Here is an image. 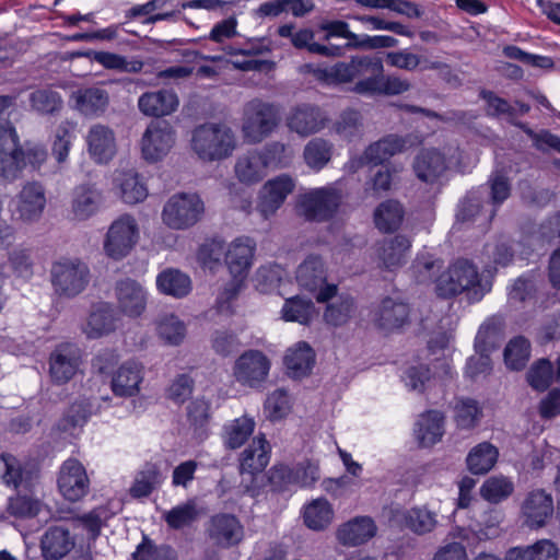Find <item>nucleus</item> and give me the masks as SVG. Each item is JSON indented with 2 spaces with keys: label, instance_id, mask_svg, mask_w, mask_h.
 <instances>
[{
  "label": "nucleus",
  "instance_id": "obj_1",
  "mask_svg": "<svg viewBox=\"0 0 560 560\" xmlns=\"http://www.w3.org/2000/svg\"><path fill=\"white\" fill-rule=\"evenodd\" d=\"M191 149L203 162L221 161L229 158L235 147V136L224 124L207 122L192 130Z\"/></svg>",
  "mask_w": 560,
  "mask_h": 560
},
{
  "label": "nucleus",
  "instance_id": "obj_2",
  "mask_svg": "<svg viewBox=\"0 0 560 560\" xmlns=\"http://www.w3.org/2000/svg\"><path fill=\"white\" fill-rule=\"evenodd\" d=\"M280 110L269 102L254 98L243 108L242 132L248 143H259L279 126Z\"/></svg>",
  "mask_w": 560,
  "mask_h": 560
},
{
  "label": "nucleus",
  "instance_id": "obj_3",
  "mask_svg": "<svg viewBox=\"0 0 560 560\" xmlns=\"http://www.w3.org/2000/svg\"><path fill=\"white\" fill-rule=\"evenodd\" d=\"M50 281L56 295L72 299L88 287L90 269L78 258H61L51 265Z\"/></svg>",
  "mask_w": 560,
  "mask_h": 560
},
{
  "label": "nucleus",
  "instance_id": "obj_4",
  "mask_svg": "<svg viewBox=\"0 0 560 560\" xmlns=\"http://www.w3.org/2000/svg\"><path fill=\"white\" fill-rule=\"evenodd\" d=\"M306 68L317 81L327 85H337L352 82L355 78L368 74L370 69L380 72L383 70V63L377 58L357 56L348 62L340 61L330 67L307 65Z\"/></svg>",
  "mask_w": 560,
  "mask_h": 560
},
{
  "label": "nucleus",
  "instance_id": "obj_5",
  "mask_svg": "<svg viewBox=\"0 0 560 560\" xmlns=\"http://www.w3.org/2000/svg\"><path fill=\"white\" fill-rule=\"evenodd\" d=\"M203 212V201L197 194L179 192L173 195L164 205L162 220L173 230H186L194 226Z\"/></svg>",
  "mask_w": 560,
  "mask_h": 560
},
{
  "label": "nucleus",
  "instance_id": "obj_6",
  "mask_svg": "<svg viewBox=\"0 0 560 560\" xmlns=\"http://www.w3.org/2000/svg\"><path fill=\"white\" fill-rule=\"evenodd\" d=\"M138 237L139 229L135 218L129 214L120 215L109 225L103 249L109 258L120 260L131 252Z\"/></svg>",
  "mask_w": 560,
  "mask_h": 560
},
{
  "label": "nucleus",
  "instance_id": "obj_7",
  "mask_svg": "<svg viewBox=\"0 0 560 560\" xmlns=\"http://www.w3.org/2000/svg\"><path fill=\"white\" fill-rule=\"evenodd\" d=\"M25 166L16 129L11 122L0 124V180H15Z\"/></svg>",
  "mask_w": 560,
  "mask_h": 560
},
{
  "label": "nucleus",
  "instance_id": "obj_8",
  "mask_svg": "<svg viewBox=\"0 0 560 560\" xmlns=\"http://www.w3.org/2000/svg\"><path fill=\"white\" fill-rule=\"evenodd\" d=\"M341 202L340 191L331 186L311 189L302 195L300 208L310 221H326L334 217Z\"/></svg>",
  "mask_w": 560,
  "mask_h": 560
},
{
  "label": "nucleus",
  "instance_id": "obj_9",
  "mask_svg": "<svg viewBox=\"0 0 560 560\" xmlns=\"http://www.w3.org/2000/svg\"><path fill=\"white\" fill-rule=\"evenodd\" d=\"M270 445L262 436H257L242 452L240 459V472L242 475V486L245 492L255 494L256 476L259 475L269 463Z\"/></svg>",
  "mask_w": 560,
  "mask_h": 560
},
{
  "label": "nucleus",
  "instance_id": "obj_10",
  "mask_svg": "<svg viewBox=\"0 0 560 560\" xmlns=\"http://www.w3.org/2000/svg\"><path fill=\"white\" fill-rule=\"evenodd\" d=\"M82 363V350L77 343L61 342L49 355V375L52 383L62 385L78 373Z\"/></svg>",
  "mask_w": 560,
  "mask_h": 560
},
{
  "label": "nucleus",
  "instance_id": "obj_11",
  "mask_svg": "<svg viewBox=\"0 0 560 560\" xmlns=\"http://www.w3.org/2000/svg\"><path fill=\"white\" fill-rule=\"evenodd\" d=\"M298 283L307 291L317 292L316 300L326 302L337 291L336 285L326 283V270L320 257L308 256L296 270Z\"/></svg>",
  "mask_w": 560,
  "mask_h": 560
},
{
  "label": "nucleus",
  "instance_id": "obj_12",
  "mask_svg": "<svg viewBox=\"0 0 560 560\" xmlns=\"http://www.w3.org/2000/svg\"><path fill=\"white\" fill-rule=\"evenodd\" d=\"M103 205V191L95 184H80L71 190L68 214L73 221H86L97 214Z\"/></svg>",
  "mask_w": 560,
  "mask_h": 560
},
{
  "label": "nucleus",
  "instance_id": "obj_13",
  "mask_svg": "<svg viewBox=\"0 0 560 560\" xmlns=\"http://www.w3.org/2000/svg\"><path fill=\"white\" fill-rule=\"evenodd\" d=\"M175 143V131L165 120L152 121L141 139L142 155L155 162L164 158Z\"/></svg>",
  "mask_w": 560,
  "mask_h": 560
},
{
  "label": "nucleus",
  "instance_id": "obj_14",
  "mask_svg": "<svg viewBox=\"0 0 560 560\" xmlns=\"http://www.w3.org/2000/svg\"><path fill=\"white\" fill-rule=\"evenodd\" d=\"M270 370L269 359L259 350H247L238 357L233 368L235 380L256 388L266 381Z\"/></svg>",
  "mask_w": 560,
  "mask_h": 560
},
{
  "label": "nucleus",
  "instance_id": "obj_15",
  "mask_svg": "<svg viewBox=\"0 0 560 560\" xmlns=\"http://www.w3.org/2000/svg\"><path fill=\"white\" fill-rule=\"evenodd\" d=\"M58 489L71 502L84 498L90 489V480L84 466L74 458L67 459L60 467Z\"/></svg>",
  "mask_w": 560,
  "mask_h": 560
},
{
  "label": "nucleus",
  "instance_id": "obj_16",
  "mask_svg": "<svg viewBox=\"0 0 560 560\" xmlns=\"http://www.w3.org/2000/svg\"><path fill=\"white\" fill-rule=\"evenodd\" d=\"M327 117L315 105L301 104L293 107L285 117V126L302 138L315 135L326 126Z\"/></svg>",
  "mask_w": 560,
  "mask_h": 560
},
{
  "label": "nucleus",
  "instance_id": "obj_17",
  "mask_svg": "<svg viewBox=\"0 0 560 560\" xmlns=\"http://www.w3.org/2000/svg\"><path fill=\"white\" fill-rule=\"evenodd\" d=\"M117 307L124 315L136 318L145 311L148 293L143 285L130 278L119 280L115 284Z\"/></svg>",
  "mask_w": 560,
  "mask_h": 560
},
{
  "label": "nucleus",
  "instance_id": "obj_18",
  "mask_svg": "<svg viewBox=\"0 0 560 560\" xmlns=\"http://www.w3.org/2000/svg\"><path fill=\"white\" fill-rule=\"evenodd\" d=\"M295 182L288 174L267 180L259 196L258 210L265 219L272 215L294 190Z\"/></svg>",
  "mask_w": 560,
  "mask_h": 560
},
{
  "label": "nucleus",
  "instance_id": "obj_19",
  "mask_svg": "<svg viewBox=\"0 0 560 560\" xmlns=\"http://www.w3.org/2000/svg\"><path fill=\"white\" fill-rule=\"evenodd\" d=\"M85 142L90 158L97 164H107L117 152L114 130L100 122L89 128Z\"/></svg>",
  "mask_w": 560,
  "mask_h": 560
},
{
  "label": "nucleus",
  "instance_id": "obj_20",
  "mask_svg": "<svg viewBox=\"0 0 560 560\" xmlns=\"http://www.w3.org/2000/svg\"><path fill=\"white\" fill-rule=\"evenodd\" d=\"M75 536L63 525L49 526L40 538V552L44 560H61L75 547Z\"/></svg>",
  "mask_w": 560,
  "mask_h": 560
},
{
  "label": "nucleus",
  "instance_id": "obj_21",
  "mask_svg": "<svg viewBox=\"0 0 560 560\" xmlns=\"http://www.w3.org/2000/svg\"><path fill=\"white\" fill-rule=\"evenodd\" d=\"M411 136L387 135L371 143L359 159V165L372 164L380 165L389 160L395 154L401 153L408 147H411Z\"/></svg>",
  "mask_w": 560,
  "mask_h": 560
},
{
  "label": "nucleus",
  "instance_id": "obj_22",
  "mask_svg": "<svg viewBox=\"0 0 560 560\" xmlns=\"http://www.w3.org/2000/svg\"><path fill=\"white\" fill-rule=\"evenodd\" d=\"M70 100L73 107L88 118L103 116L109 105V94L101 86H89L72 92Z\"/></svg>",
  "mask_w": 560,
  "mask_h": 560
},
{
  "label": "nucleus",
  "instance_id": "obj_23",
  "mask_svg": "<svg viewBox=\"0 0 560 560\" xmlns=\"http://www.w3.org/2000/svg\"><path fill=\"white\" fill-rule=\"evenodd\" d=\"M410 308L399 299H383L373 313L374 324L383 330L392 331L401 328L409 322Z\"/></svg>",
  "mask_w": 560,
  "mask_h": 560
},
{
  "label": "nucleus",
  "instance_id": "obj_24",
  "mask_svg": "<svg viewBox=\"0 0 560 560\" xmlns=\"http://www.w3.org/2000/svg\"><path fill=\"white\" fill-rule=\"evenodd\" d=\"M453 275L464 287V293L469 302H479L491 289L489 282H483L477 267L467 259L453 262Z\"/></svg>",
  "mask_w": 560,
  "mask_h": 560
},
{
  "label": "nucleus",
  "instance_id": "obj_25",
  "mask_svg": "<svg viewBox=\"0 0 560 560\" xmlns=\"http://www.w3.org/2000/svg\"><path fill=\"white\" fill-rule=\"evenodd\" d=\"M553 513V501L544 490H534L527 494L522 504V514L525 524L530 528L545 526Z\"/></svg>",
  "mask_w": 560,
  "mask_h": 560
},
{
  "label": "nucleus",
  "instance_id": "obj_26",
  "mask_svg": "<svg viewBox=\"0 0 560 560\" xmlns=\"http://www.w3.org/2000/svg\"><path fill=\"white\" fill-rule=\"evenodd\" d=\"M178 104L177 94L168 89L145 92L138 100L139 110L149 117L171 115L177 109Z\"/></svg>",
  "mask_w": 560,
  "mask_h": 560
},
{
  "label": "nucleus",
  "instance_id": "obj_27",
  "mask_svg": "<svg viewBox=\"0 0 560 560\" xmlns=\"http://www.w3.org/2000/svg\"><path fill=\"white\" fill-rule=\"evenodd\" d=\"M46 206L45 189L37 182L26 183L18 195L16 212L23 221L40 218Z\"/></svg>",
  "mask_w": 560,
  "mask_h": 560
},
{
  "label": "nucleus",
  "instance_id": "obj_28",
  "mask_svg": "<svg viewBox=\"0 0 560 560\" xmlns=\"http://www.w3.org/2000/svg\"><path fill=\"white\" fill-rule=\"evenodd\" d=\"M255 248L256 243L247 236L237 237L230 244L225 252V264L234 278L246 277Z\"/></svg>",
  "mask_w": 560,
  "mask_h": 560
},
{
  "label": "nucleus",
  "instance_id": "obj_29",
  "mask_svg": "<svg viewBox=\"0 0 560 560\" xmlns=\"http://www.w3.org/2000/svg\"><path fill=\"white\" fill-rule=\"evenodd\" d=\"M209 536L218 545L229 548L237 545L243 539V526L231 514H218L210 521Z\"/></svg>",
  "mask_w": 560,
  "mask_h": 560
},
{
  "label": "nucleus",
  "instance_id": "obj_30",
  "mask_svg": "<svg viewBox=\"0 0 560 560\" xmlns=\"http://www.w3.org/2000/svg\"><path fill=\"white\" fill-rule=\"evenodd\" d=\"M119 318L108 303H100L91 311L86 324L83 326V332L89 339H97L109 335L117 328Z\"/></svg>",
  "mask_w": 560,
  "mask_h": 560
},
{
  "label": "nucleus",
  "instance_id": "obj_31",
  "mask_svg": "<svg viewBox=\"0 0 560 560\" xmlns=\"http://www.w3.org/2000/svg\"><path fill=\"white\" fill-rule=\"evenodd\" d=\"M412 167L421 182L434 184L445 173L447 165L441 152L435 149H424L415 158Z\"/></svg>",
  "mask_w": 560,
  "mask_h": 560
},
{
  "label": "nucleus",
  "instance_id": "obj_32",
  "mask_svg": "<svg viewBox=\"0 0 560 560\" xmlns=\"http://www.w3.org/2000/svg\"><path fill=\"white\" fill-rule=\"evenodd\" d=\"M267 167L260 156L258 149L249 150L240 155L234 165V173L240 183L255 185L261 182L267 175Z\"/></svg>",
  "mask_w": 560,
  "mask_h": 560
},
{
  "label": "nucleus",
  "instance_id": "obj_33",
  "mask_svg": "<svg viewBox=\"0 0 560 560\" xmlns=\"http://www.w3.org/2000/svg\"><path fill=\"white\" fill-rule=\"evenodd\" d=\"M142 381V365L136 361H127L114 373L112 389L115 395L131 397L139 392Z\"/></svg>",
  "mask_w": 560,
  "mask_h": 560
},
{
  "label": "nucleus",
  "instance_id": "obj_34",
  "mask_svg": "<svg viewBox=\"0 0 560 560\" xmlns=\"http://www.w3.org/2000/svg\"><path fill=\"white\" fill-rule=\"evenodd\" d=\"M415 436L422 447L438 443L444 434V416L436 410H430L420 416L415 425Z\"/></svg>",
  "mask_w": 560,
  "mask_h": 560
},
{
  "label": "nucleus",
  "instance_id": "obj_35",
  "mask_svg": "<svg viewBox=\"0 0 560 560\" xmlns=\"http://www.w3.org/2000/svg\"><path fill=\"white\" fill-rule=\"evenodd\" d=\"M410 248V238L398 234L378 244L377 256L385 268L393 269L406 262Z\"/></svg>",
  "mask_w": 560,
  "mask_h": 560
},
{
  "label": "nucleus",
  "instance_id": "obj_36",
  "mask_svg": "<svg viewBox=\"0 0 560 560\" xmlns=\"http://www.w3.org/2000/svg\"><path fill=\"white\" fill-rule=\"evenodd\" d=\"M376 534L372 518L362 516L341 525L337 532L338 540L345 546H359Z\"/></svg>",
  "mask_w": 560,
  "mask_h": 560
},
{
  "label": "nucleus",
  "instance_id": "obj_37",
  "mask_svg": "<svg viewBox=\"0 0 560 560\" xmlns=\"http://www.w3.org/2000/svg\"><path fill=\"white\" fill-rule=\"evenodd\" d=\"M315 363V353L311 346L305 341L298 342L294 347L288 349L284 357V364L289 375L300 378L308 375Z\"/></svg>",
  "mask_w": 560,
  "mask_h": 560
},
{
  "label": "nucleus",
  "instance_id": "obj_38",
  "mask_svg": "<svg viewBox=\"0 0 560 560\" xmlns=\"http://www.w3.org/2000/svg\"><path fill=\"white\" fill-rule=\"evenodd\" d=\"M156 287L163 294L180 299L191 291V280L180 270L168 268L158 275Z\"/></svg>",
  "mask_w": 560,
  "mask_h": 560
},
{
  "label": "nucleus",
  "instance_id": "obj_39",
  "mask_svg": "<svg viewBox=\"0 0 560 560\" xmlns=\"http://www.w3.org/2000/svg\"><path fill=\"white\" fill-rule=\"evenodd\" d=\"M334 144L324 138H313L303 149V160L314 172L322 171L331 160Z\"/></svg>",
  "mask_w": 560,
  "mask_h": 560
},
{
  "label": "nucleus",
  "instance_id": "obj_40",
  "mask_svg": "<svg viewBox=\"0 0 560 560\" xmlns=\"http://www.w3.org/2000/svg\"><path fill=\"white\" fill-rule=\"evenodd\" d=\"M3 465L2 480L7 486L28 489L32 485L34 471L23 467L18 458L10 454H1Z\"/></svg>",
  "mask_w": 560,
  "mask_h": 560
},
{
  "label": "nucleus",
  "instance_id": "obj_41",
  "mask_svg": "<svg viewBox=\"0 0 560 560\" xmlns=\"http://www.w3.org/2000/svg\"><path fill=\"white\" fill-rule=\"evenodd\" d=\"M402 219V206L396 200H386L374 211L375 226L384 233L397 230L400 226Z\"/></svg>",
  "mask_w": 560,
  "mask_h": 560
},
{
  "label": "nucleus",
  "instance_id": "obj_42",
  "mask_svg": "<svg viewBox=\"0 0 560 560\" xmlns=\"http://www.w3.org/2000/svg\"><path fill=\"white\" fill-rule=\"evenodd\" d=\"M498 455L495 446L482 442L469 452L466 459L468 469L475 475L486 474L494 466Z\"/></svg>",
  "mask_w": 560,
  "mask_h": 560
},
{
  "label": "nucleus",
  "instance_id": "obj_43",
  "mask_svg": "<svg viewBox=\"0 0 560 560\" xmlns=\"http://www.w3.org/2000/svg\"><path fill=\"white\" fill-rule=\"evenodd\" d=\"M558 548L549 539H541L526 548H514L506 560H557Z\"/></svg>",
  "mask_w": 560,
  "mask_h": 560
},
{
  "label": "nucleus",
  "instance_id": "obj_44",
  "mask_svg": "<svg viewBox=\"0 0 560 560\" xmlns=\"http://www.w3.org/2000/svg\"><path fill=\"white\" fill-rule=\"evenodd\" d=\"M255 421L252 418L241 417L226 423L223 428V440L228 448L241 447L253 434Z\"/></svg>",
  "mask_w": 560,
  "mask_h": 560
},
{
  "label": "nucleus",
  "instance_id": "obj_45",
  "mask_svg": "<svg viewBox=\"0 0 560 560\" xmlns=\"http://www.w3.org/2000/svg\"><path fill=\"white\" fill-rule=\"evenodd\" d=\"M116 183L119 186L121 198L126 203L133 205L141 202L148 196L145 185L133 171L121 172L116 177Z\"/></svg>",
  "mask_w": 560,
  "mask_h": 560
},
{
  "label": "nucleus",
  "instance_id": "obj_46",
  "mask_svg": "<svg viewBox=\"0 0 560 560\" xmlns=\"http://www.w3.org/2000/svg\"><path fill=\"white\" fill-rule=\"evenodd\" d=\"M334 512L325 499H316L305 506L303 518L305 525L313 530L325 529L332 521Z\"/></svg>",
  "mask_w": 560,
  "mask_h": 560
},
{
  "label": "nucleus",
  "instance_id": "obj_47",
  "mask_svg": "<svg viewBox=\"0 0 560 560\" xmlns=\"http://www.w3.org/2000/svg\"><path fill=\"white\" fill-rule=\"evenodd\" d=\"M161 482L162 475L159 467L154 464L147 463L136 475L133 485L130 488V494L133 498L148 497Z\"/></svg>",
  "mask_w": 560,
  "mask_h": 560
},
{
  "label": "nucleus",
  "instance_id": "obj_48",
  "mask_svg": "<svg viewBox=\"0 0 560 560\" xmlns=\"http://www.w3.org/2000/svg\"><path fill=\"white\" fill-rule=\"evenodd\" d=\"M481 98L486 102V114L494 118H504L508 122L517 127L523 124L516 119V108L506 100L498 96L492 91H482Z\"/></svg>",
  "mask_w": 560,
  "mask_h": 560
},
{
  "label": "nucleus",
  "instance_id": "obj_49",
  "mask_svg": "<svg viewBox=\"0 0 560 560\" xmlns=\"http://www.w3.org/2000/svg\"><path fill=\"white\" fill-rule=\"evenodd\" d=\"M92 60L102 65L109 70H117L121 72L137 73L143 68V62L140 60H127L124 56L108 52V51H90L86 54Z\"/></svg>",
  "mask_w": 560,
  "mask_h": 560
},
{
  "label": "nucleus",
  "instance_id": "obj_50",
  "mask_svg": "<svg viewBox=\"0 0 560 560\" xmlns=\"http://www.w3.org/2000/svg\"><path fill=\"white\" fill-rule=\"evenodd\" d=\"M315 313V306L308 299L293 296L287 299L282 307V318L287 322H298L307 325Z\"/></svg>",
  "mask_w": 560,
  "mask_h": 560
},
{
  "label": "nucleus",
  "instance_id": "obj_51",
  "mask_svg": "<svg viewBox=\"0 0 560 560\" xmlns=\"http://www.w3.org/2000/svg\"><path fill=\"white\" fill-rule=\"evenodd\" d=\"M260 156L268 168H284L288 167L293 158L291 148L280 141H271L258 149Z\"/></svg>",
  "mask_w": 560,
  "mask_h": 560
},
{
  "label": "nucleus",
  "instance_id": "obj_52",
  "mask_svg": "<svg viewBox=\"0 0 560 560\" xmlns=\"http://www.w3.org/2000/svg\"><path fill=\"white\" fill-rule=\"evenodd\" d=\"M503 323L499 318L491 317L487 319L479 328L475 347L478 352H490L498 348Z\"/></svg>",
  "mask_w": 560,
  "mask_h": 560
},
{
  "label": "nucleus",
  "instance_id": "obj_53",
  "mask_svg": "<svg viewBox=\"0 0 560 560\" xmlns=\"http://www.w3.org/2000/svg\"><path fill=\"white\" fill-rule=\"evenodd\" d=\"M514 491V485L511 479L504 476H492L487 478L481 488V497L490 503H500L508 499Z\"/></svg>",
  "mask_w": 560,
  "mask_h": 560
},
{
  "label": "nucleus",
  "instance_id": "obj_54",
  "mask_svg": "<svg viewBox=\"0 0 560 560\" xmlns=\"http://www.w3.org/2000/svg\"><path fill=\"white\" fill-rule=\"evenodd\" d=\"M156 331L159 337L171 346H178L186 336L185 324L173 314H166L159 318Z\"/></svg>",
  "mask_w": 560,
  "mask_h": 560
},
{
  "label": "nucleus",
  "instance_id": "obj_55",
  "mask_svg": "<svg viewBox=\"0 0 560 560\" xmlns=\"http://www.w3.org/2000/svg\"><path fill=\"white\" fill-rule=\"evenodd\" d=\"M530 343L523 337L517 336L509 341L504 349V361L509 369L520 371L525 368L529 360Z\"/></svg>",
  "mask_w": 560,
  "mask_h": 560
},
{
  "label": "nucleus",
  "instance_id": "obj_56",
  "mask_svg": "<svg viewBox=\"0 0 560 560\" xmlns=\"http://www.w3.org/2000/svg\"><path fill=\"white\" fill-rule=\"evenodd\" d=\"M30 104L38 114L48 115L61 109L62 98L51 89H38L30 94Z\"/></svg>",
  "mask_w": 560,
  "mask_h": 560
},
{
  "label": "nucleus",
  "instance_id": "obj_57",
  "mask_svg": "<svg viewBox=\"0 0 560 560\" xmlns=\"http://www.w3.org/2000/svg\"><path fill=\"white\" fill-rule=\"evenodd\" d=\"M454 410L456 424L462 429L476 427L482 417L481 408L478 402L471 398L459 399Z\"/></svg>",
  "mask_w": 560,
  "mask_h": 560
},
{
  "label": "nucleus",
  "instance_id": "obj_58",
  "mask_svg": "<svg viewBox=\"0 0 560 560\" xmlns=\"http://www.w3.org/2000/svg\"><path fill=\"white\" fill-rule=\"evenodd\" d=\"M197 516L198 512L194 501H187L184 504L174 506L163 514L164 521L173 529H180L185 526H189L196 521Z\"/></svg>",
  "mask_w": 560,
  "mask_h": 560
},
{
  "label": "nucleus",
  "instance_id": "obj_59",
  "mask_svg": "<svg viewBox=\"0 0 560 560\" xmlns=\"http://www.w3.org/2000/svg\"><path fill=\"white\" fill-rule=\"evenodd\" d=\"M490 188L491 203L494 208L503 203L511 195V183L505 174L497 171L491 174L488 180ZM495 214V209H492L489 219H492Z\"/></svg>",
  "mask_w": 560,
  "mask_h": 560
},
{
  "label": "nucleus",
  "instance_id": "obj_60",
  "mask_svg": "<svg viewBox=\"0 0 560 560\" xmlns=\"http://www.w3.org/2000/svg\"><path fill=\"white\" fill-rule=\"evenodd\" d=\"M353 311V299L350 296H345L328 304L324 317L328 324H331L334 326H340L349 320Z\"/></svg>",
  "mask_w": 560,
  "mask_h": 560
},
{
  "label": "nucleus",
  "instance_id": "obj_61",
  "mask_svg": "<svg viewBox=\"0 0 560 560\" xmlns=\"http://www.w3.org/2000/svg\"><path fill=\"white\" fill-rule=\"evenodd\" d=\"M406 525L417 534H425L435 527L436 515L424 508H413L406 514Z\"/></svg>",
  "mask_w": 560,
  "mask_h": 560
},
{
  "label": "nucleus",
  "instance_id": "obj_62",
  "mask_svg": "<svg viewBox=\"0 0 560 560\" xmlns=\"http://www.w3.org/2000/svg\"><path fill=\"white\" fill-rule=\"evenodd\" d=\"M552 366L549 360L541 359L527 372L528 384L538 392L546 390L551 382Z\"/></svg>",
  "mask_w": 560,
  "mask_h": 560
},
{
  "label": "nucleus",
  "instance_id": "obj_63",
  "mask_svg": "<svg viewBox=\"0 0 560 560\" xmlns=\"http://www.w3.org/2000/svg\"><path fill=\"white\" fill-rule=\"evenodd\" d=\"M210 417V404L202 398H196L187 406V418L195 431L203 433Z\"/></svg>",
  "mask_w": 560,
  "mask_h": 560
},
{
  "label": "nucleus",
  "instance_id": "obj_64",
  "mask_svg": "<svg viewBox=\"0 0 560 560\" xmlns=\"http://www.w3.org/2000/svg\"><path fill=\"white\" fill-rule=\"evenodd\" d=\"M485 255L497 266L505 267L512 262L514 250L510 241L500 238L485 246Z\"/></svg>",
  "mask_w": 560,
  "mask_h": 560
}]
</instances>
